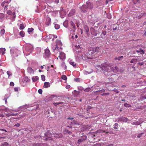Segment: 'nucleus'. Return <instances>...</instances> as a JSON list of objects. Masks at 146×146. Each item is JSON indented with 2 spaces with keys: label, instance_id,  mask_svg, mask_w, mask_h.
Here are the masks:
<instances>
[{
  "label": "nucleus",
  "instance_id": "nucleus-64",
  "mask_svg": "<svg viewBox=\"0 0 146 146\" xmlns=\"http://www.w3.org/2000/svg\"><path fill=\"white\" fill-rule=\"evenodd\" d=\"M118 124L117 123H115L114 124V125L116 127H117L118 126Z\"/></svg>",
  "mask_w": 146,
  "mask_h": 146
},
{
  "label": "nucleus",
  "instance_id": "nucleus-5",
  "mask_svg": "<svg viewBox=\"0 0 146 146\" xmlns=\"http://www.w3.org/2000/svg\"><path fill=\"white\" fill-rule=\"evenodd\" d=\"M33 49V46L30 44L27 45L26 46L25 49L27 52H31Z\"/></svg>",
  "mask_w": 146,
  "mask_h": 146
},
{
  "label": "nucleus",
  "instance_id": "nucleus-10",
  "mask_svg": "<svg viewBox=\"0 0 146 146\" xmlns=\"http://www.w3.org/2000/svg\"><path fill=\"white\" fill-rule=\"evenodd\" d=\"M51 22V19L50 18L48 17L46 18L45 24L47 26H49L50 25Z\"/></svg>",
  "mask_w": 146,
  "mask_h": 146
},
{
  "label": "nucleus",
  "instance_id": "nucleus-50",
  "mask_svg": "<svg viewBox=\"0 0 146 146\" xmlns=\"http://www.w3.org/2000/svg\"><path fill=\"white\" fill-rule=\"evenodd\" d=\"M109 94V93H104L102 94L101 95L102 96H104V95H108Z\"/></svg>",
  "mask_w": 146,
  "mask_h": 146
},
{
  "label": "nucleus",
  "instance_id": "nucleus-1",
  "mask_svg": "<svg viewBox=\"0 0 146 146\" xmlns=\"http://www.w3.org/2000/svg\"><path fill=\"white\" fill-rule=\"evenodd\" d=\"M102 70L105 71L104 72L105 75L110 76L111 75L110 74V72H113L111 73V74H113L114 73H116L118 71L119 68L117 66L110 67L104 66H102Z\"/></svg>",
  "mask_w": 146,
  "mask_h": 146
},
{
  "label": "nucleus",
  "instance_id": "nucleus-23",
  "mask_svg": "<svg viewBox=\"0 0 146 146\" xmlns=\"http://www.w3.org/2000/svg\"><path fill=\"white\" fill-rule=\"evenodd\" d=\"M56 138H62V134L60 133L59 134H56V135L54 136Z\"/></svg>",
  "mask_w": 146,
  "mask_h": 146
},
{
  "label": "nucleus",
  "instance_id": "nucleus-52",
  "mask_svg": "<svg viewBox=\"0 0 146 146\" xmlns=\"http://www.w3.org/2000/svg\"><path fill=\"white\" fill-rule=\"evenodd\" d=\"M92 146H101V145L100 143H96V144H94Z\"/></svg>",
  "mask_w": 146,
  "mask_h": 146
},
{
  "label": "nucleus",
  "instance_id": "nucleus-47",
  "mask_svg": "<svg viewBox=\"0 0 146 146\" xmlns=\"http://www.w3.org/2000/svg\"><path fill=\"white\" fill-rule=\"evenodd\" d=\"M83 141H82V139H79L78 141V144H80Z\"/></svg>",
  "mask_w": 146,
  "mask_h": 146
},
{
  "label": "nucleus",
  "instance_id": "nucleus-35",
  "mask_svg": "<svg viewBox=\"0 0 146 146\" xmlns=\"http://www.w3.org/2000/svg\"><path fill=\"white\" fill-rule=\"evenodd\" d=\"M61 78L63 80H66L67 79V77L66 75H62L61 76Z\"/></svg>",
  "mask_w": 146,
  "mask_h": 146
},
{
  "label": "nucleus",
  "instance_id": "nucleus-56",
  "mask_svg": "<svg viewBox=\"0 0 146 146\" xmlns=\"http://www.w3.org/2000/svg\"><path fill=\"white\" fill-rule=\"evenodd\" d=\"M11 115L12 116H16L18 114V113H11Z\"/></svg>",
  "mask_w": 146,
  "mask_h": 146
},
{
  "label": "nucleus",
  "instance_id": "nucleus-61",
  "mask_svg": "<svg viewBox=\"0 0 146 146\" xmlns=\"http://www.w3.org/2000/svg\"><path fill=\"white\" fill-rule=\"evenodd\" d=\"M0 130L1 131H5L6 132H7L6 130L5 129H0Z\"/></svg>",
  "mask_w": 146,
  "mask_h": 146
},
{
  "label": "nucleus",
  "instance_id": "nucleus-24",
  "mask_svg": "<svg viewBox=\"0 0 146 146\" xmlns=\"http://www.w3.org/2000/svg\"><path fill=\"white\" fill-rule=\"evenodd\" d=\"M84 28L86 33H88L89 32V29L88 26L86 25H84Z\"/></svg>",
  "mask_w": 146,
  "mask_h": 146
},
{
  "label": "nucleus",
  "instance_id": "nucleus-9",
  "mask_svg": "<svg viewBox=\"0 0 146 146\" xmlns=\"http://www.w3.org/2000/svg\"><path fill=\"white\" fill-rule=\"evenodd\" d=\"M87 5L86 6L88 9H92L93 7V4L89 2H88L86 3Z\"/></svg>",
  "mask_w": 146,
  "mask_h": 146
},
{
  "label": "nucleus",
  "instance_id": "nucleus-60",
  "mask_svg": "<svg viewBox=\"0 0 146 146\" xmlns=\"http://www.w3.org/2000/svg\"><path fill=\"white\" fill-rule=\"evenodd\" d=\"M54 1L56 3H58L59 2V0H54Z\"/></svg>",
  "mask_w": 146,
  "mask_h": 146
},
{
  "label": "nucleus",
  "instance_id": "nucleus-63",
  "mask_svg": "<svg viewBox=\"0 0 146 146\" xmlns=\"http://www.w3.org/2000/svg\"><path fill=\"white\" fill-rule=\"evenodd\" d=\"M11 113L8 114L6 115V116H7V117H9V116H12L11 115Z\"/></svg>",
  "mask_w": 146,
  "mask_h": 146
},
{
  "label": "nucleus",
  "instance_id": "nucleus-25",
  "mask_svg": "<svg viewBox=\"0 0 146 146\" xmlns=\"http://www.w3.org/2000/svg\"><path fill=\"white\" fill-rule=\"evenodd\" d=\"M5 33V30L4 29H3L1 30L0 31V35L1 36H3Z\"/></svg>",
  "mask_w": 146,
  "mask_h": 146
},
{
  "label": "nucleus",
  "instance_id": "nucleus-58",
  "mask_svg": "<svg viewBox=\"0 0 146 146\" xmlns=\"http://www.w3.org/2000/svg\"><path fill=\"white\" fill-rule=\"evenodd\" d=\"M24 79L25 80V81H26V82H27L28 81V78L27 77H25V78Z\"/></svg>",
  "mask_w": 146,
  "mask_h": 146
},
{
  "label": "nucleus",
  "instance_id": "nucleus-14",
  "mask_svg": "<svg viewBox=\"0 0 146 146\" xmlns=\"http://www.w3.org/2000/svg\"><path fill=\"white\" fill-rule=\"evenodd\" d=\"M45 135L47 137L50 138L52 136V134L48 131L45 133Z\"/></svg>",
  "mask_w": 146,
  "mask_h": 146
},
{
  "label": "nucleus",
  "instance_id": "nucleus-21",
  "mask_svg": "<svg viewBox=\"0 0 146 146\" xmlns=\"http://www.w3.org/2000/svg\"><path fill=\"white\" fill-rule=\"evenodd\" d=\"M50 86V83L49 82H45L44 84V87L45 88H47Z\"/></svg>",
  "mask_w": 146,
  "mask_h": 146
},
{
  "label": "nucleus",
  "instance_id": "nucleus-49",
  "mask_svg": "<svg viewBox=\"0 0 146 146\" xmlns=\"http://www.w3.org/2000/svg\"><path fill=\"white\" fill-rule=\"evenodd\" d=\"M143 134H144L143 133H141L140 134H139L137 136V137H138V138L140 137Z\"/></svg>",
  "mask_w": 146,
  "mask_h": 146
},
{
  "label": "nucleus",
  "instance_id": "nucleus-42",
  "mask_svg": "<svg viewBox=\"0 0 146 146\" xmlns=\"http://www.w3.org/2000/svg\"><path fill=\"white\" fill-rule=\"evenodd\" d=\"M41 79L43 81H44L45 80V76L44 75H41Z\"/></svg>",
  "mask_w": 146,
  "mask_h": 146
},
{
  "label": "nucleus",
  "instance_id": "nucleus-37",
  "mask_svg": "<svg viewBox=\"0 0 146 146\" xmlns=\"http://www.w3.org/2000/svg\"><path fill=\"white\" fill-rule=\"evenodd\" d=\"M124 106L126 107H131V105L127 104V103H125L124 104Z\"/></svg>",
  "mask_w": 146,
  "mask_h": 146
},
{
  "label": "nucleus",
  "instance_id": "nucleus-57",
  "mask_svg": "<svg viewBox=\"0 0 146 146\" xmlns=\"http://www.w3.org/2000/svg\"><path fill=\"white\" fill-rule=\"evenodd\" d=\"M70 85H68L66 86V88L67 89H68L70 88Z\"/></svg>",
  "mask_w": 146,
  "mask_h": 146
},
{
  "label": "nucleus",
  "instance_id": "nucleus-53",
  "mask_svg": "<svg viewBox=\"0 0 146 146\" xmlns=\"http://www.w3.org/2000/svg\"><path fill=\"white\" fill-rule=\"evenodd\" d=\"M1 50H3V51L5 52V51L6 50V49L5 48H0V53H1Z\"/></svg>",
  "mask_w": 146,
  "mask_h": 146
},
{
  "label": "nucleus",
  "instance_id": "nucleus-28",
  "mask_svg": "<svg viewBox=\"0 0 146 146\" xmlns=\"http://www.w3.org/2000/svg\"><path fill=\"white\" fill-rule=\"evenodd\" d=\"M62 67L65 70L67 69V66L65 64L64 62H63L61 64Z\"/></svg>",
  "mask_w": 146,
  "mask_h": 146
},
{
  "label": "nucleus",
  "instance_id": "nucleus-33",
  "mask_svg": "<svg viewBox=\"0 0 146 146\" xmlns=\"http://www.w3.org/2000/svg\"><path fill=\"white\" fill-rule=\"evenodd\" d=\"M20 35L22 37H23L25 36V33L23 31H21L20 32Z\"/></svg>",
  "mask_w": 146,
  "mask_h": 146
},
{
  "label": "nucleus",
  "instance_id": "nucleus-7",
  "mask_svg": "<svg viewBox=\"0 0 146 146\" xmlns=\"http://www.w3.org/2000/svg\"><path fill=\"white\" fill-rule=\"evenodd\" d=\"M50 54L49 50L47 48L45 49L44 56L45 57H48Z\"/></svg>",
  "mask_w": 146,
  "mask_h": 146
},
{
  "label": "nucleus",
  "instance_id": "nucleus-41",
  "mask_svg": "<svg viewBox=\"0 0 146 146\" xmlns=\"http://www.w3.org/2000/svg\"><path fill=\"white\" fill-rule=\"evenodd\" d=\"M140 53L141 54H144L145 52L141 48H139Z\"/></svg>",
  "mask_w": 146,
  "mask_h": 146
},
{
  "label": "nucleus",
  "instance_id": "nucleus-31",
  "mask_svg": "<svg viewBox=\"0 0 146 146\" xmlns=\"http://www.w3.org/2000/svg\"><path fill=\"white\" fill-rule=\"evenodd\" d=\"M25 28L24 25L23 24H21L20 25V29H23Z\"/></svg>",
  "mask_w": 146,
  "mask_h": 146
},
{
  "label": "nucleus",
  "instance_id": "nucleus-18",
  "mask_svg": "<svg viewBox=\"0 0 146 146\" xmlns=\"http://www.w3.org/2000/svg\"><path fill=\"white\" fill-rule=\"evenodd\" d=\"M7 13L9 15H13V16H14V18L15 17V13L14 12H13L12 13V12L10 10H8L7 11Z\"/></svg>",
  "mask_w": 146,
  "mask_h": 146
},
{
  "label": "nucleus",
  "instance_id": "nucleus-32",
  "mask_svg": "<svg viewBox=\"0 0 146 146\" xmlns=\"http://www.w3.org/2000/svg\"><path fill=\"white\" fill-rule=\"evenodd\" d=\"M140 14V15L138 17V18H140L143 16L146 15V13L144 12L141 13Z\"/></svg>",
  "mask_w": 146,
  "mask_h": 146
},
{
  "label": "nucleus",
  "instance_id": "nucleus-44",
  "mask_svg": "<svg viewBox=\"0 0 146 146\" xmlns=\"http://www.w3.org/2000/svg\"><path fill=\"white\" fill-rule=\"evenodd\" d=\"M20 125V124L19 123H17V124H15V125H14V126H16L17 127H19Z\"/></svg>",
  "mask_w": 146,
  "mask_h": 146
},
{
  "label": "nucleus",
  "instance_id": "nucleus-39",
  "mask_svg": "<svg viewBox=\"0 0 146 146\" xmlns=\"http://www.w3.org/2000/svg\"><path fill=\"white\" fill-rule=\"evenodd\" d=\"M7 74L8 75L9 77L11 76V75L12 74V73L10 71H7Z\"/></svg>",
  "mask_w": 146,
  "mask_h": 146
},
{
  "label": "nucleus",
  "instance_id": "nucleus-20",
  "mask_svg": "<svg viewBox=\"0 0 146 146\" xmlns=\"http://www.w3.org/2000/svg\"><path fill=\"white\" fill-rule=\"evenodd\" d=\"M33 146H44L43 143H34L33 144Z\"/></svg>",
  "mask_w": 146,
  "mask_h": 146
},
{
  "label": "nucleus",
  "instance_id": "nucleus-6",
  "mask_svg": "<svg viewBox=\"0 0 146 146\" xmlns=\"http://www.w3.org/2000/svg\"><path fill=\"white\" fill-rule=\"evenodd\" d=\"M80 9L81 11L84 13L87 12L88 9L86 5H83L80 8Z\"/></svg>",
  "mask_w": 146,
  "mask_h": 146
},
{
  "label": "nucleus",
  "instance_id": "nucleus-4",
  "mask_svg": "<svg viewBox=\"0 0 146 146\" xmlns=\"http://www.w3.org/2000/svg\"><path fill=\"white\" fill-rule=\"evenodd\" d=\"M59 55L58 56V57L61 60H63L66 58L65 54L63 52H59Z\"/></svg>",
  "mask_w": 146,
  "mask_h": 146
},
{
  "label": "nucleus",
  "instance_id": "nucleus-40",
  "mask_svg": "<svg viewBox=\"0 0 146 146\" xmlns=\"http://www.w3.org/2000/svg\"><path fill=\"white\" fill-rule=\"evenodd\" d=\"M34 30V29L33 28H29L28 29V31L29 32H32Z\"/></svg>",
  "mask_w": 146,
  "mask_h": 146
},
{
  "label": "nucleus",
  "instance_id": "nucleus-15",
  "mask_svg": "<svg viewBox=\"0 0 146 146\" xmlns=\"http://www.w3.org/2000/svg\"><path fill=\"white\" fill-rule=\"evenodd\" d=\"M27 72L30 74L33 73L34 72V70L31 67H29L27 69Z\"/></svg>",
  "mask_w": 146,
  "mask_h": 146
},
{
  "label": "nucleus",
  "instance_id": "nucleus-26",
  "mask_svg": "<svg viewBox=\"0 0 146 146\" xmlns=\"http://www.w3.org/2000/svg\"><path fill=\"white\" fill-rule=\"evenodd\" d=\"M9 144L7 142H5L2 143L0 146H8Z\"/></svg>",
  "mask_w": 146,
  "mask_h": 146
},
{
  "label": "nucleus",
  "instance_id": "nucleus-29",
  "mask_svg": "<svg viewBox=\"0 0 146 146\" xmlns=\"http://www.w3.org/2000/svg\"><path fill=\"white\" fill-rule=\"evenodd\" d=\"M70 64L74 67L76 66V64L73 62L70 61Z\"/></svg>",
  "mask_w": 146,
  "mask_h": 146
},
{
  "label": "nucleus",
  "instance_id": "nucleus-34",
  "mask_svg": "<svg viewBox=\"0 0 146 146\" xmlns=\"http://www.w3.org/2000/svg\"><path fill=\"white\" fill-rule=\"evenodd\" d=\"M137 62V60L136 59H132L130 61V62L131 63H136Z\"/></svg>",
  "mask_w": 146,
  "mask_h": 146
},
{
  "label": "nucleus",
  "instance_id": "nucleus-22",
  "mask_svg": "<svg viewBox=\"0 0 146 146\" xmlns=\"http://www.w3.org/2000/svg\"><path fill=\"white\" fill-rule=\"evenodd\" d=\"M123 58V56H119L118 57H116L114 58L115 60H120Z\"/></svg>",
  "mask_w": 146,
  "mask_h": 146
},
{
  "label": "nucleus",
  "instance_id": "nucleus-45",
  "mask_svg": "<svg viewBox=\"0 0 146 146\" xmlns=\"http://www.w3.org/2000/svg\"><path fill=\"white\" fill-rule=\"evenodd\" d=\"M9 124L10 125V126H9V127H13V126L14 125H13V122L12 121H10L9 122Z\"/></svg>",
  "mask_w": 146,
  "mask_h": 146
},
{
  "label": "nucleus",
  "instance_id": "nucleus-3",
  "mask_svg": "<svg viewBox=\"0 0 146 146\" xmlns=\"http://www.w3.org/2000/svg\"><path fill=\"white\" fill-rule=\"evenodd\" d=\"M57 44L55 45V48L53 49V51L54 52L55 54H57L59 52L58 46V45L62 46V42L60 40H57L56 41Z\"/></svg>",
  "mask_w": 146,
  "mask_h": 146
},
{
  "label": "nucleus",
  "instance_id": "nucleus-51",
  "mask_svg": "<svg viewBox=\"0 0 146 146\" xmlns=\"http://www.w3.org/2000/svg\"><path fill=\"white\" fill-rule=\"evenodd\" d=\"M42 90L41 89H39L38 90V92L39 94H41L42 93Z\"/></svg>",
  "mask_w": 146,
  "mask_h": 146
},
{
  "label": "nucleus",
  "instance_id": "nucleus-62",
  "mask_svg": "<svg viewBox=\"0 0 146 146\" xmlns=\"http://www.w3.org/2000/svg\"><path fill=\"white\" fill-rule=\"evenodd\" d=\"M0 117H4L5 116L3 114H0Z\"/></svg>",
  "mask_w": 146,
  "mask_h": 146
},
{
  "label": "nucleus",
  "instance_id": "nucleus-36",
  "mask_svg": "<svg viewBox=\"0 0 146 146\" xmlns=\"http://www.w3.org/2000/svg\"><path fill=\"white\" fill-rule=\"evenodd\" d=\"M60 26L57 24H55L54 25V27L56 29H58L59 28Z\"/></svg>",
  "mask_w": 146,
  "mask_h": 146
},
{
  "label": "nucleus",
  "instance_id": "nucleus-8",
  "mask_svg": "<svg viewBox=\"0 0 146 146\" xmlns=\"http://www.w3.org/2000/svg\"><path fill=\"white\" fill-rule=\"evenodd\" d=\"M100 50L99 47L97 46L96 47L92 48V53H94L95 52H98Z\"/></svg>",
  "mask_w": 146,
  "mask_h": 146
},
{
  "label": "nucleus",
  "instance_id": "nucleus-11",
  "mask_svg": "<svg viewBox=\"0 0 146 146\" xmlns=\"http://www.w3.org/2000/svg\"><path fill=\"white\" fill-rule=\"evenodd\" d=\"M107 33V32L105 31H103L102 32L101 34L100 35L99 37L104 38H105V36Z\"/></svg>",
  "mask_w": 146,
  "mask_h": 146
},
{
  "label": "nucleus",
  "instance_id": "nucleus-16",
  "mask_svg": "<svg viewBox=\"0 0 146 146\" xmlns=\"http://www.w3.org/2000/svg\"><path fill=\"white\" fill-rule=\"evenodd\" d=\"M119 120L123 122H126L127 121L128 119L126 117H122L120 118Z\"/></svg>",
  "mask_w": 146,
  "mask_h": 146
},
{
  "label": "nucleus",
  "instance_id": "nucleus-43",
  "mask_svg": "<svg viewBox=\"0 0 146 146\" xmlns=\"http://www.w3.org/2000/svg\"><path fill=\"white\" fill-rule=\"evenodd\" d=\"M91 89L90 88H86L85 89L84 91L86 92H88Z\"/></svg>",
  "mask_w": 146,
  "mask_h": 146
},
{
  "label": "nucleus",
  "instance_id": "nucleus-30",
  "mask_svg": "<svg viewBox=\"0 0 146 146\" xmlns=\"http://www.w3.org/2000/svg\"><path fill=\"white\" fill-rule=\"evenodd\" d=\"M81 139H82V141H84L85 140L87 139V136L86 135H84L81 138Z\"/></svg>",
  "mask_w": 146,
  "mask_h": 146
},
{
  "label": "nucleus",
  "instance_id": "nucleus-59",
  "mask_svg": "<svg viewBox=\"0 0 146 146\" xmlns=\"http://www.w3.org/2000/svg\"><path fill=\"white\" fill-rule=\"evenodd\" d=\"M14 89L15 91L16 92H17L18 90V88L17 87L15 88Z\"/></svg>",
  "mask_w": 146,
  "mask_h": 146
},
{
  "label": "nucleus",
  "instance_id": "nucleus-2",
  "mask_svg": "<svg viewBox=\"0 0 146 146\" xmlns=\"http://www.w3.org/2000/svg\"><path fill=\"white\" fill-rule=\"evenodd\" d=\"M101 30L99 29L95 28H94L92 27L90 28V32L91 34L93 36H99L101 33Z\"/></svg>",
  "mask_w": 146,
  "mask_h": 146
},
{
  "label": "nucleus",
  "instance_id": "nucleus-55",
  "mask_svg": "<svg viewBox=\"0 0 146 146\" xmlns=\"http://www.w3.org/2000/svg\"><path fill=\"white\" fill-rule=\"evenodd\" d=\"M10 86H13L14 85V83L13 82H11L10 83Z\"/></svg>",
  "mask_w": 146,
  "mask_h": 146
},
{
  "label": "nucleus",
  "instance_id": "nucleus-12",
  "mask_svg": "<svg viewBox=\"0 0 146 146\" xmlns=\"http://www.w3.org/2000/svg\"><path fill=\"white\" fill-rule=\"evenodd\" d=\"M70 25L71 27L73 28V29L72 30L73 31V32H74L76 31V26L74 23L72 21L70 22Z\"/></svg>",
  "mask_w": 146,
  "mask_h": 146
},
{
  "label": "nucleus",
  "instance_id": "nucleus-46",
  "mask_svg": "<svg viewBox=\"0 0 146 146\" xmlns=\"http://www.w3.org/2000/svg\"><path fill=\"white\" fill-rule=\"evenodd\" d=\"M139 0H133V2L134 4H136L139 1Z\"/></svg>",
  "mask_w": 146,
  "mask_h": 146
},
{
  "label": "nucleus",
  "instance_id": "nucleus-54",
  "mask_svg": "<svg viewBox=\"0 0 146 146\" xmlns=\"http://www.w3.org/2000/svg\"><path fill=\"white\" fill-rule=\"evenodd\" d=\"M53 105L55 106H56L57 105H58L59 104V102H56V103H53Z\"/></svg>",
  "mask_w": 146,
  "mask_h": 146
},
{
  "label": "nucleus",
  "instance_id": "nucleus-17",
  "mask_svg": "<svg viewBox=\"0 0 146 146\" xmlns=\"http://www.w3.org/2000/svg\"><path fill=\"white\" fill-rule=\"evenodd\" d=\"M63 132L64 133V134H67L68 133L69 134H72V132L70 131H69L67 129H65L63 131Z\"/></svg>",
  "mask_w": 146,
  "mask_h": 146
},
{
  "label": "nucleus",
  "instance_id": "nucleus-27",
  "mask_svg": "<svg viewBox=\"0 0 146 146\" xmlns=\"http://www.w3.org/2000/svg\"><path fill=\"white\" fill-rule=\"evenodd\" d=\"M80 92L78 91H74V94L75 97H76L78 95Z\"/></svg>",
  "mask_w": 146,
  "mask_h": 146
},
{
  "label": "nucleus",
  "instance_id": "nucleus-48",
  "mask_svg": "<svg viewBox=\"0 0 146 146\" xmlns=\"http://www.w3.org/2000/svg\"><path fill=\"white\" fill-rule=\"evenodd\" d=\"M28 107V106L27 105L24 106H21V108L27 109Z\"/></svg>",
  "mask_w": 146,
  "mask_h": 146
},
{
  "label": "nucleus",
  "instance_id": "nucleus-19",
  "mask_svg": "<svg viewBox=\"0 0 146 146\" xmlns=\"http://www.w3.org/2000/svg\"><path fill=\"white\" fill-rule=\"evenodd\" d=\"M32 80L34 82H35L37 80H38V77L37 76H35L32 78Z\"/></svg>",
  "mask_w": 146,
  "mask_h": 146
},
{
  "label": "nucleus",
  "instance_id": "nucleus-13",
  "mask_svg": "<svg viewBox=\"0 0 146 146\" xmlns=\"http://www.w3.org/2000/svg\"><path fill=\"white\" fill-rule=\"evenodd\" d=\"M75 13V10L74 9H72L69 12L68 15L69 16H71L74 15Z\"/></svg>",
  "mask_w": 146,
  "mask_h": 146
},
{
  "label": "nucleus",
  "instance_id": "nucleus-38",
  "mask_svg": "<svg viewBox=\"0 0 146 146\" xmlns=\"http://www.w3.org/2000/svg\"><path fill=\"white\" fill-rule=\"evenodd\" d=\"M98 133H105L106 132L105 130H103L102 129H99L97 131Z\"/></svg>",
  "mask_w": 146,
  "mask_h": 146
}]
</instances>
